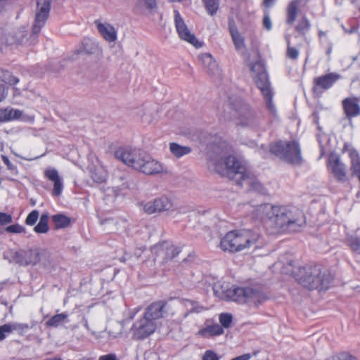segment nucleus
Masks as SVG:
<instances>
[{
  "label": "nucleus",
  "mask_w": 360,
  "mask_h": 360,
  "mask_svg": "<svg viewBox=\"0 0 360 360\" xmlns=\"http://www.w3.org/2000/svg\"><path fill=\"white\" fill-rule=\"evenodd\" d=\"M260 210L265 214L264 225L268 234L298 232L306 226L303 212L290 204H263Z\"/></svg>",
  "instance_id": "1"
},
{
  "label": "nucleus",
  "mask_w": 360,
  "mask_h": 360,
  "mask_svg": "<svg viewBox=\"0 0 360 360\" xmlns=\"http://www.w3.org/2000/svg\"><path fill=\"white\" fill-rule=\"evenodd\" d=\"M213 291L219 299L248 304L253 307H258L269 298L264 292L250 286L229 288L227 283H218L214 285Z\"/></svg>",
  "instance_id": "2"
},
{
  "label": "nucleus",
  "mask_w": 360,
  "mask_h": 360,
  "mask_svg": "<svg viewBox=\"0 0 360 360\" xmlns=\"http://www.w3.org/2000/svg\"><path fill=\"white\" fill-rule=\"evenodd\" d=\"M260 238V233L256 231L250 229L231 231L221 238L219 247L224 252H247L261 246Z\"/></svg>",
  "instance_id": "3"
},
{
  "label": "nucleus",
  "mask_w": 360,
  "mask_h": 360,
  "mask_svg": "<svg viewBox=\"0 0 360 360\" xmlns=\"http://www.w3.org/2000/svg\"><path fill=\"white\" fill-rule=\"evenodd\" d=\"M115 157L136 170L146 174H154L162 171V167L157 160L144 155L140 150L118 148L114 153Z\"/></svg>",
  "instance_id": "4"
},
{
  "label": "nucleus",
  "mask_w": 360,
  "mask_h": 360,
  "mask_svg": "<svg viewBox=\"0 0 360 360\" xmlns=\"http://www.w3.org/2000/svg\"><path fill=\"white\" fill-rule=\"evenodd\" d=\"M164 307V303L158 302L146 309L143 316L134 322L131 328L134 339H144L155 332L158 321L162 318Z\"/></svg>",
  "instance_id": "5"
},
{
  "label": "nucleus",
  "mask_w": 360,
  "mask_h": 360,
  "mask_svg": "<svg viewBox=\"0 0 360 360\" xmlns=\"http://www.w3.org/2000/svg\"><path fill=\"white\" fill-rule=\"evenodd\" d=\"M295 278L305 288L319 290L328 289L332 281L328 271L318 265L300 266L295 274Z\"/></svg>",
  "instance_id": "6"
},
{
  "label": "nucleus",
  "mask_w": 360,
  "mask_h": 360,
  "mask_svg": "<svg viewBox=\"0 0 360 360\" xmlns=\"http://www.w3.org/2000/svg\"><path fill=\"white\" fill-rule=\"evenodd\" d=\"M215 170L220 175L235 180L236 184L240 186L245 183L252 187L255 183L248 168L233 155H229L224 160L217 162Z\"/></svg>",
  "instance_id": "7"
},
{
  "label": "nucleus",
  "mask_w": 360,
  "mask_h": 360,
  "mask_svg": "<svg viewBox=\"0 0 360 360\" xmlns=\"http://www.w3.org/2000/svg\"><path fill=\"white\" fill-rule=\"evenodd\" d=\"M272 154L290 165H300L303 162L301 147L297 141H279L270 146Z\"/></svg>",
  "instance_id": "8"
},
{
  "label": "nucleus",
  "mask_w": 360,
  "mask_h": 360,
  "mask_svg": "<svg viewBox=\"0 0 360 360\" xmlns=\"http://www.w3.org/2000/svg\"><path fill=\"white\" fill-rule=\"evenodd\" d=\"M250 70L255 73L254 80L264 96L266 108L272 115L275 116L276 108L273 103V92L264 65L261 61L255 62L251 65Z\"/></svg>",
  "instance_id": "9"
},
{
  "label": "nucleus",
  "mask_w": 360,
  "mask_h": 360,
  "mask_svg": "<svg viewBox=\"0 0 360 360\" xmlns=\"http://www.w3.org/2000/svg\"><path fill=\"white\" fill-rule=\"evenodd\" d=\"M326 167L338 181L343 182L347 180V167L338 154L331 153L328 155Z\"/></svg>",
  "instance_id": "10"
},
{
  "label": "nucleus",
  "mask_w": 360,
  "mask_h": 360,
  "mask_svg": "<svg viewBox=\"0 0 360 360\" xmlns=\"http://www.w3.org/2000/svg\"><path fill=\"white\" fill-rule=\"evenodd\" d=\"M340 79V75L336 72H330L313 79L312 93L316 96H321L324 91L330 89L334 84Z\"/></svg>",
  "instance_id": "11"
},
{
  "label": "nucleus",
  "mask_w": 360,
  "mask_h": 360,
  "mask_svg": "<svg viewBox=\"0 0 360 360\" xmlns=\"http://www.w3.org/2000/svg\"><path fill=\"white\" fill-rule=\"evenodd\" d=\"M51 0H37V11L32 27V32L37 34L45 25L51 10Z\"/></svg>",
  "instance_id": "12"
},
{
  "label": "nucleus",
  "mask_w": 360,
  "mask_h": 360,
  "mask_svg": "<svg viewBox=\"0 0 360 360\" xmlns=\"http://www.w3.org/2000/svg\"><path fill=\"white\" fill-rule=\"evenodd\" d=\"M39 260V253L37 250H19L10 252V262L21 266L34 265Z\"/></svg>",
  "instance_id": "13"
},
{
  "label": "nucleus",
  "mask_w": 360,
  "mask_h": 360,
  "mask_svg": "<svg viewBox=\"0 0 360 360\" xmlns=\"http://www.w3.org/2000/svg\"><path fill=\"white\" fill-rule=\"evenodd\" d=\"M174 15L175 27L179 37L181 39L193 45L196 48L200 47V42L196 39L193 34L191 33L186 25L185 24L184 20L181 17L179 11L174 10Z\"/></svg>",
  "instance_id": "14"
},
{
  "label": "nucleus",
  "mask_w": 360,
  "mask_h": 360,
  "mask_svg": "<svg viewBox=\"0 0 360 360\" xmlns=\"http://www.w3.org/2000/svg\"><path fill=\"white\" fill-rule=\"evenodd\" d=\"M345 118L349 122L355 117L360 116L359 98L357 96H348L341 101Z\"/></svg>",
  "instance_id": "15"
},
{
  "label": "nucleus",
  "mask_w": 360,
  "mask_h": 360,
  "mask_svg": "<svg viewBox=\"0 0 360 360\" xmlns=\"http://www.w3.org/2000/svg\"><path fill=\"white\" fill-rule=\"evenodd\" d=\"M44 178L53 184L51 195L54 197L60 196L63 192L64 185L58 171L54 167H48L44 171Z\"/></svg>",
  "instance_id": "16"
},
{
  "label": "nucleus",
  "mask_w": 360,
  "mask_h": 360,
  "mask_svg": "<svg viewBox=\"0 0 360 360\" xmlns=\"http://www.w3.org/2000/svg\"><path fill=\"white\" fill-rule=\"evenodd\" d=\"M302 0H290L285 8V23L293 25L301 13Z\"/></svg>",
  "instance_id": "17"
},
{
  "label": "nucleus",
  "mask_w": 360,
  "mask_h": 360,
  "mask_svg": "<svg viewBox=\"0 0 360 360\" xmlns=\"http://www.w3.org/2000/svg\"><path fill=\"white\" fill-rule=\"evenodd\" d=\"M98 32L108 42H114L117 40V31L108 23H102L99 20L94 22Z\"/></svg>",
  "instance_id": "18"
},
{
  "label": "nucleus",
  "mask_w": 360,
  "mask_h": 360,
  "mask_svg": "<svg viewBox=\"0 0 360 360\" xmlns=\"http://www.w3.org/2000/svg\"><path fill=\"white\" fill-rule=\"evenodd\" d=\"M142 209L147 214H160L167 212H172L174 209L173 204H139Z\"/></svg>",
  "instance_id": "19"
},
{
  "label": "nucleus",
  "mask_w": 360,
  "mask_h": 360,
  "mask_svg": "<svg viewBox=\"0 0 360 360\" xmlns=\"http://www.w3.org/2000/svg\"><path fill=\"white\" fill-rule=\"evenodd\" d=\"M183 307L186 309V311L183 315V319H186L191 314H200L206 310L207 308L198 302L190 300H184L181 302Z\"/></svg>",
  "instance_id": "20"
},
{
  "label": "nucleus",
  "mask_w": 360,
  "mask_h": 360,
  "mask_svg": "<svg viewBox=\"0 0 360 360\" xmlns=\"http://www.w3.org/2000/svg\"><path fill=\"white\" fill-rule=\"evenodd\" d=\"M224 330L221 326L217 323L208 325L205 324V326L200 329L197 335L201 338H209L213 337L216 335H219L223 334Z\"/></svg>",
  "instance_id": "21"
},
{
  "label": "nucleus",
  "mask_w": 360,
  "mask_h": 360,
  "mask_svg": "<svg viewBox=\"0 0 360 360\" xmlns=\"http://www.w3.org/2000/svg\"><path fill=\"white\" fill-rule=\"evenodd\" d=\"M51 219L56 229L70 227L74 221L72 219L63 214H54L52 216Z\"/></svg>",
  "instance_id": "22"
},
{
  "label": "nucleus",
  "mask_w": 360,
  "mask_h": 360,
  "mask_svg": "<svg viewBox=\"0 0 360 360\" xmlns=\"http://www.w3.org/2000/svg\"><path fill=\"white\" fill-rule=\"evenodd\" d=\"M22 112L10 108H0V123L19 119Z\"/></svg>",
  "instance_id": "23"
},
{
  "label": "nucleus",
  "mask_w": 360,
  "mask_h": 360,
  "mask_svg": "<svg viewBox=\"0 0 360 360\" xmlns=\"http://www.w3.org/2000/svg\"><path fill=\"white\" fill-rule=\"evenodd\" d=\"M311 27L309 19L304 15L295 25V31L301 36H305L309 32Z\"/></svg>",
  "instance_id": "24"
},
{
  "label": "nucleus",
  "mask_w": 360,
  "mask_h": 360,
  "mask_svg": "<svg viewBox=\"0 0 360 360\" xmlns=\"http://www.w3.org/2000/svg\"><path fill=\"white\" fill-rule=\"evenodd\" d=\"M278 268L280 269L281 273L285 275H290L295 278V274L297 272V268L295 266L292 260H288L285 262H279L276 264Z\"/></svg>",
  "instance_id": "25"
},
{
  "label": "nucleus",
  "mask_w": 360,
  "mask_h": 360,
  "mask_svg": "<svg viewBox=\"0 0 360 360\" xmlns=\"http://www.w3.org/2000/svg\"><path fill=\"white\" fill-rule=\"evenodd\" d=\"M164 250V255L162 257V262L173 259L179 253V248L168 242H165Z\"/></svg>",
  "instance_id": "26"
},
{
  "label": "nucleus",
  "mask_w": 360,
  "mask_h": 360,
  "mask_svg": "<svg viewBox=\"0 0 360 360\" xmlns=\"http://www.w3.org/2000/svg\"><path fill=\"white\" fill-rule=\"evenodd\" d=\"M49 217L47 214H43L39 219V222L34 226V230L37 233H45L48 232L49 227L48 225Z\"/></svg>",
  "instance_id": "27"
},
{
  "label": "nucleus",
  "mask_w": 360,
  "mask_h": 360,
  "mask_svg": "<svg viewBox=\"0 0 360 360\" xmlns=\"http://www.w3.org/2000/svg\"><path fill=\"white\" fill-rule=\"evenodd\" d=\"M0 81L9 85H15L19 79L8 70L0 69Z\"/></svg>",
  "instance_id": "28"
},
{
  "label": "nucleus",
  "mask_w": 360,
  "mask_h": 360,
  "mask_svg": "<svg viewBox=\"0 0 360 360\" xmlns=\"http://www.w3.org/2000/svg\"><path fill=\"white\" fill-rule=\"evenodd\" d=\"M68 317V315L66 313L56 314L46 321V325L49 327H58L59 325L64 323Z\"/></svg>",
  "instance_id": "29"
},
{
  "label": "nucleus",
  "mask_w": 360,
  "mask_h": 360,
  "mask_svg": "<svg viewBox=\"0 0 360 360\" xmlns=\"http://www.w3.org/2000/svg\"><path fill=\"white\" fill-rule=\"evenodd\" d=\"M169 148L171 152L177 158L188 154L191 151V148L181 146L176 143H170Z\"/></svg>",
  "instance_id": "30"
},
{
  "label": "nucleus",
  "mask_w": 360,
  "mask_h": 360,
  "mask_svg": "<svg viewBox=\"0 0 360 360\" xmlns=\"http://www.w3.org/2000/svg\"><path fill=\"white\" fill-rule=\"evenodd\" d=\"M202 2L209 15H214L217 13L219 6V0H202Z\"/></svg>",
  "instance_id": "31"
},
{
  "label": "nucleus",
  "mask_w": 360,
  "mask_h": 360,
  "mask_svg": "<svg viewBox=\"0 0 360 360\" xmlns=\"http://www.w3.org/2000/svg\"><path fill=\"white\" fill-rule=\"evenodd\" d=\"M230 35L236 49L239 50L245 47L244 38L238 31L231 33Z\"/></svg>",
  "instance_id": "32"
},
{
  "label": "nucleus",
  "mask_w": 360,
  "mask_h": 360,
  "mask_svg": "<svg viewBox=\"0 0 360 360\" xmlns=\"http://www.w3.org/2000/svg\"><path fill=\"white\" fill-rule=\"evenodd\" d=\"M201 60H202L203 63L205 65L207 63L208 64L207 70H212L214 69H218L217 64L216 63V61L213 59L212 56L209 53H205L201 56Z\"/></svg>",
  "instance_id": "33"
},
{
  "label": "nucleus",
  "mask_w": 360,
  "mask_h": 360,
  "mask_svg": "<svg viewBox=\"0 0 360 360\" xmlns=\"http://www.w3.org/2000/svg\"><path fill=\"white\" fill-rule=\"evenodd\" d=\"M123 325L121 323H115L112 326L109 331V335L114 338H120L123 335Z\"/></svg>",
  "instance_id": "34"
},
{
  "label": "nucleus",
  "mask_w": 360,
  "mask_h": 360,
  "mask_svg": "<svg viewBox=\"0 0 360 360\" xmlns=\"http://www.w3.org/2000/svg\"><path fill=\"white\" fill-rule=\"evenodd\" d=\"M347 244L352 251L360 254V239L356 236H349Z\"/></svg>",
  "instance_id": "35"
},
{
  "label": "nucleus",
  "mask_w": 360,
  "mask_h": 360,
  "mask_svg": "<svg viewBox=\"0 0 360 360\" xmlns=\"http://www.w3.org/2000/svg\"><path fill=\"white\" fill-rule=\"evenodd\" d=\"M299 56V51L295 48L290 46V42L288 40V46L286 49V57L292 59V60H296Z\"/></svg>",
  "instance_id": "36"
},
{
  "label": "nucleus",
  "mask_w": 360,
  "mask_h": 360,
  "mask_svg": "<svg viewBox=\"0 0 360 360\" xmlns=\"http://www.w3.org/2000/svg\"><path fill=\"white\" fill-rule=\"evenodd\" d=\"M146 6L149 10L157 8V0H137V7Z\"/></svg>",
  "instance_id": "37"
},
{
  "label": "nucleus",
  "mask_w": 360,
  "mask_h": 360,
  "mask_svg": "<svg viewBox=\"0 0 360 360\" xmlns=\"http://www.w3.org/2000/svg\"><path fill=\"white\" fill-rule=\"evenodd\" d=\"M228 103L230 105V107L236 110H238V108H240L243 105L242 100L238 96H234L233 97L229 96Z\"/></svg>",
  "instance_id": "38"
},
{
  "label": "nucleus",
  "mask_w": 360,
  "mask_h": 360,
  "mask_svg": "<svg viewBox=\"0 0 360 360\" xmlns=\"http://www.w3.org/2000/svg\"><path fill=\"white\" fill-rule=\"evenodd\" d=\"M165 242L155 245L152 248V252L162 262V257L164 255Z\"/></svg>",
  "instance_id": "39"
},
{
  "label": "nucleus",
  "mask_w": 360,
  "mask_h": 360,
  "mask_svg": "<svg viewBox=\"0 0 360 360\" xmlns=\"http://www.w3.org/2000/svg\"><path fill=\"white\" fill-rule=\"evenodd\" d=\"M39 213L37 210H33L31 212L27 217L26 218L25 223L27 225L32 226L34 225L37 219H39Z\"/></svg>",
  "instance_id": "40"
},
{
  "label": "nucleus",
  "mask_w": 360,
  "mask_h": 360,
  "mask_svg": "<svg viewBox=\"0 0 360 360\" xmlns=\"http://www.w3.org/2000/svg\"><path fill=\"white\" fill-rule=\"evenodd\" d=\"M219 321L224 328H229L232 321V316L230 314H221Z\"/></svg>",
  "instance_id": "41"
},
{
  "label": "nucleus",
  "mask_w": 360,
  "mask_h": 360,
  "mask_svg": "<svg viewBox=\"0 0 360 360\" xmlns=\"http://www.w3.org/2000/svg\"><path fill=\"white\" fill-rule=\"evenodd\" d=\"M82 321L84 323V327L86 328V330H89L91 334L96 338V339H99V338H102V333H103V331L101 330V331H97L96 330H94V328H91L89 325V323H88V321L87 319H86L85 316H83L82 318Z\"/></svg>",
  "instance_id": "42"
},
{
  "label": "nucleus",
  "mask_w": 360,
  "mask_h": 360,
  "mask_svg": "<svg viewBox=\"0 0 360 360\" xmlns=\"http://www.w3.org/2000/svg\"><path fill=\"white\" fill-rule=\"evenodd\" d=\"M101 224L104 226V229L107 231H115V226L117 222L114 220L108 219L101 221Z\"/></svg>",
  "instance_id": "43"
},
{
  "label": "nucleus",
  "mask_w": 360,
  "mask_h": 360,
  "mask_svg": "<svg viewBox=\"0 0 360 360\" xmlns=\"http://www.w3.org/2000/svg\"><path fill=\"white\" fill-rule=\"evenodd\" d=\"M262 24L264 27L269 31L272 28V24L269 16V12L268 11H264V15L263 17Z\"/></svg>",
  "instance_id": "44"
},
{
  "label": "nucleus",
  "mask_w": 360,
  "mask_h": 360,
  "mask_svg": "<svg viewBox=\"0 0 360 360\" xmlns=\"http://www.w3.org/2000/svg\"><path fill=\"white\" fill-rule=\"evenodd\" d=\"M6 231L10 233H20L25 232V229L19 224H13L7 226Z\"/></svg>",
  "instance_id": "45"
},
{
  "label": "nucleus",
  "mask_w": 360,
  "mask_h": 360,
  "mask_svg": "<svg viewBox=\"0 0 360 360\" xmlns=\"http://www.w3.org/2000/svg\"><path fill=\"white\" fill-rule=\"evenodd\" d=\"M202 360H219V358L212 350H207L204 353Z\"/></svg>",
  "instance_id": "46"
},
{
  "label": "nucleus",
  "mask_w": 360,
  "mask_h": 360,
  "mask_svg": "<svg viewBox=\"0 0 360 360\" xmlns=\"http://www.w3.org/2000/svg\"><path fill=\"white\" fill-rule=\"evenodd\" d=\"M12 333V331L10 324H4L0 326V341L6 338L7 333Z\"/></svg>",
  "instance_id": "47"
},
{
  "label": "nucleus",
  "mask_w": 360,
  "mask_h": 360,
  "mask_svg": "<svg viewBox=\"0 0 360 360\" xmlns=\"http://www.w3.org/2000/svg\"><path fill=\"white\" fill-rule=\"evenodd\" d=\"M1 160L5 165H6L7 169L11 172H17V167L14 165L9 160V158L6 155H1Z\"/></svg>",
  "instance_id": "48"
},
{
  "label": "nucleus",
  "mask_w": 360,
  "mask_h": 360,
  "mask_svg": "<svg viewBox=\"0 0 360 360\" xmlns=\"http://www.w3.org/2000/svg\"><path fill=\"white\" fill-rule=\"evenodd\" d=\"M328 360H356L355 357L348 354H340L330 357Z\"/></svg>",
  "instance_id": "49"
},
{
  "label": "nucleus",
  "mask_w": 360,
  "mask_h": 360,
  "mask_svg": "<svg viewBox=\"0 0 360 360\" xmlns=\"http://www.w3.org/2000/svg\"><path fill=\"white\" fill-rule=\"evenodd\" d=\"M228 28H229V31L230 34L238 31V28H237V26H236V22H235V20L233 19V17H231V18H229Z\"/></svg>",
  "instance_id": "50"
},
{
  "label": "nucleus",
  "mask_w": 360,
  "mask_h": 360,
  "mask_svg": "<svg viewBox=\"0 0 360 360\" xmlns=\"http://www.w3.org/2000/svg\"><path fill=\"white\" fill-rule=\"evenodd\" d=\"M12 217L10 214L0 212V224L1 225H6L11 223Z\"/></svg>",
  "instance_id": "51"
},
{
  "label": "nucleus",
  "mask_w": 360,
  "mask_h": 360,
  "mask_svg": "<svg viewBox=\"0 0 360 360\" xmlns=\"http://www.w3.org/2000/svg\"><path fill=\"white\" fill-rule=\"evenodd\" d=\"M10 326L11 328V331L13 330H24L29 328V326L27 324H23V323H14V324H10Z\"/></svg>",
  "instance_id": "52"
},
{
  "label": "nucleus",
  "mask_w": 360,
  "mask_h": 360,
  "mask_svg": "<svg viewBox=\"0 0 360 360\" xmlns=\"http://www.w3.org/2000/svg\"><path fill=\"white\" fill-rule=\"evenodd\" d=\"M98 360H117V358L115 354H109L100 356Z\"/></svg>",
  "instance_id": "53"
},
{
  "label": "nucleus",
  "mask_w": 360,
  "mask_h": 360,
  "mask_svg": "<svg viewBox=\"0 0 360 360\" xmlns=\"http://www.w3.org/2000/svg\"><path fill=\"white\" fill-rule=\"evenodd\" d=\"M276 2V0H263L262 6H264L266 9L270 8L274 5Z\"/></svg>",
  "instance_id": "54"
},
{
  "label": "nucleus",
  "mask_w": 360,
  "mask_h": 360,
  "mask_svg": "<svg viewBox=\"0 0 360 360\" xmlns=\"http://www.w3.org/2000/svg\"><path fill=\"white\" fill-rule=\"evenodd\" d=\"M6 90L5 86L2 84H0V101H1L6 97Z\"/></svg>",
  "instance_id": "55"
},
{
  "label": "nucleus",
  "mask_w": 360,
  "mask_h": 360,
  "mask_svg": "<svg viewBox=\"0 0 360 360\" xmlns=\"http://www.w3.org/2000/svg\"><path fill=\"white\" fill-rule=\"evenodd\" d=\"M93 179L97 183H103L105 181V176H100L97 177L95 175L94 176H93Z\"/></svg>",
  "instance_id": "56"
},
{
  "label": "nucleus",
  "mask_w": 360,
  "mask_h": 360,
  "mask_svg": "<svg viewBox=\"0 0 360 360\" xmlns=\"http://www.w3.org/2000/svg\"><path fill=\"white\" fill-rule=\"evenodd\" d=\"M312 117L314 118V122L316 124H319V112H314L312 113Z\"/></svg>",
  "instance_id": "57"
},
{
  "label": "nucleus",
  "mask_w": 360,
  "mask_h": 360,
  "mask_svg": "<svg viewBox=\"0 0 360 360\" xmlns=\"http://www.w3.org/2000/svg\"><path fill=\"white\" fill-rule=\"evenodd\" d=\"M154 202H165V201L163 199H159L158 200H155ZM166 202H170V200H169L168 198H166Z\"/></svg>",
  "instance_id": "58"
},
{
  "label": "nucleus",
  "mask_w": 360,
  "mask_h": 360,
  "mask_svg": "<svg viewBox=\"0 0 360 360\" xmlns=\"http://www.w3.org/2000/svg\"><path fill=\"white\" fill-rule=\"evenodd\" d=\"M325 34H326V32L323 31H319L318 33V35L319 37H321L324 36Z\"/></svg>",
  "instance_id": "59"
},
{
  "label": "nucleus",
  "mask_w": 360,
  "mask_h": 360,
  "mask_svg": "<svg viewBox=\"0 0 360 360\" xmlns=\"http://www.w3.org/2000/svg\"><path fill=\"white\" fill-rule=\"evenodd\" d=\"M331 51H332V47H330L327 51H326V53L327 55H330L331 53Z\"/></svg>",
  "instance_id": "60"
},
{
  "label": "nucleus",
  "mask_w": 360,
  "mask_h": 360,
  "mask_svg": "<svg viewBox=\"0 0 360 360\" xmlns=\"http://www.w3.org/2000/svg\"><path fill=\"white\" fill-rule=\"evenodd\" d=\"M44 360H62L60 358L46 359Z\"/></svg>",
  "instance_id": "61"
}]
</instances>
